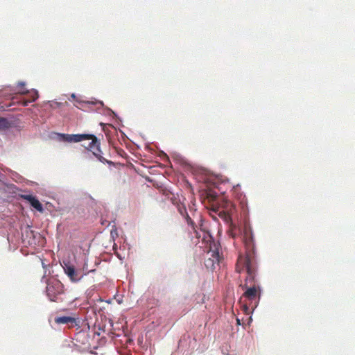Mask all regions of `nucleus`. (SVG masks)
Instances as JSON below:
<instances>
[{
	"mask_svg": "<svg viewBox=\"0 0 355 355\" xmlns=\"http://www.w3.org/2000/svg\"><path fill=\"white\" fill-rule=\"evenodd\" d=\"M178 211L188 224L189 234L192 244L202 249L205 252L204 263L205 267L211 270H215L222 260L220 254V244L213 240L211 235L208 232L195 225L184 207H180Z\"/></svg>",
	"mask_w": 355,
	"mask_h": 355,
	"instance_id": "obj_1",
	"label": "nucleus"
},
{
	"mask_svg": "<svg viewBox=\"0 0 355 355\" xmlns=\"http://www.w3.org/2000/svg\"><path fill=\"white\" fill-rule=\"evenodd\" d=\"M58 139L64 142H80L83 141H89L87 144H85V147L93 153V155H99L101 153L100 149V140L92 134H58Z\"/></svg>",
	"mask_w": 355,
	"mask_h": 355,
	"instance_id": "obj_2",
	"label": "nucleus"
},
{
	"mask_svg": "<svg viewBox=\"0 0 355 355\" xmlns=\"http://www.w3.org/2000/svg\"><path fill=\"white\" fill-rule=\"evenodd\" d=\"M63 293L62 284L56 279H51L47 282L46 295L52 302L60 300V295Z\"/></svg>",
	"mask_w": 355,
	"mask_h": 355,
	"instance_id": "obj_3",
	"label": "nucleus"
},
{
	"mask_svg": "<svg viewBox=\"0 0 355 355\" xmlns=\"http://www.w3.org/2000/svg\"><path fill=\"white\" fill-rule=\"evenodd\" d=\"M61 265L65 274L69 277L72 282H79L85 275H87V272H84L81 270L76 269L74 266L67 259L63 260Z\"/></svg>",
	"mask_w": 355,
	"mask_h": 355,
	"instance_id": "obj_4",
	"label": "nucleus"
},
{
	"mask_svg": "<svg viewBox=\"0 0 355 355\" xmlns=\"http://www.w3.org/2000/svg\"><path fill=\"white\" fill-rule=\"evenodd\" d=\"M240 261L243 263V267L245 268L248 272V279H253L254 275V268L252 266V261L248 255L244 257L243 258H240Z\"/></svg>",
	"mask_w": 355,
	"mask_h": 355,
	"instance_id": "obj_5",
	"label": "nucleus"
},
{
	"mask_svg": "<svg viewBox=\"0 0 355 355\" xmlns=\"http://www.w3.org/2000/svg\"><path fill=\"white\" fill-rule=\"evenodd\" d=\"M24 199L28 200L31 205L40 212L44 211L43 206L41 202L35 197L31 195H25L23 196Z\"/></svg>",
	"mask_w": 355,
	"mask_h": 355,
	"instance_id": "obj_6",
	"label": "nucleus"
},
{
	"mask_svg": "<svg viewBox=\"0 0 355 355\" xmlns=\"http://www.w3.org/2000/svg\"><path fill=\"white\" fill-rule=\"evenodd\" d=\"M21 237L24 243L26 241L28 244L31 245L33 243L35 237L34 232L31 230L29 226H27L24 232L22 233Z\"/></svg>",
	"mask_w": 355,
	"mask_h": 355,
	"instance_id": "obj_7",
	"label": "nucleus"
},
{
	"mask_svg": "<svg viewBox=\"0 0 355 355\" xmlns=\"http://www.w3.org/2000/svg\"><path fill=\"white\" fill-rule=\"evenodd\" d=\"M243 239L247 245L253 243V232L250 226H245L243 231Z\"/></svg>",
	"mask_w": 355,
	"mask_h": 355,
	"instance_id": "obj_8",
	"label": "nucleus"
},
{
	"mask_svg": "<svg viewBox=\"0 0 355 355\" xmlns=\"http://www.w3.org/2000/svg\"><path fill=\"white\" fill-rule=\"evenodd\" d=\"M20 93H21L23 94H28L29 96L31 98V99L29 101H24V103H23L24 105H27L29 103L34 102L35 101H36L37 99V98L39 96L38 92L36 90H33L31 92L22 90L20 92Z\"/></svg>",
	"mask_w": 355,
	"mask_h": 355,
	"instance_id": "obj_9",
	"label": "nucleus"
},
{
	"mask_svg": "<svg viewBox=\"0 0 355 355\" xmlns=\"http://www.w3.org/2000/svg\"><path fill=\"white\" fill-rule=\"evenodd\" d=\"M55 321L58 324H68L73 323L75 321V319L69 316H62L56 318Z\"/></svg>",
	"mask_w": 355,
	"mask_h": 355,
	"instance_id": "obj_10",
	"label": "nucleus"
},
{
	"mask_svg": "<svg viewBox=\"0 0 355 355\" xmlns=\"http://www.w3.org/2000/svg\"><path fill=\"white\" fill-rule=\"evenodd\" d=\"M257 294V288L254 286L248 288L245 292L244 293V295L249 298L250 300L253 299Z\"/></svg>",
	"mask_w": 355,
	"mask_h": 355,
	"instance_id": "obj_11",
	"label": "nucleus"
},
{
	"mask_svg": "<svg viewBox=\"0 0 355 355\" xmlns=\"http://www.w3.org/2000/svg\"><path fill=\"white\" fill-rule=\"evenodd\" d=\"M98 159V162H102V163H105L106 162L109 166L110 167L111 166H121V164L119 163V162H113L112 161H108L103 156H101V157H96Z\"/></svg>",
	"mask_w": 355,
	"mask_h": 355,
	"instance_id": "obj_12",
	"label": "nucleus"
},
{
	"mask_svg": "<svg viewBox=\"0 0 355 355\" xmlns=\"http://www.w3.org/2000/svg\"><path fill=\"white\" fill-rule=\"evenodd\" d=\"M10 127V123L7 119L0 117V130H6Z\"/></svg>",
	"mask_w": 355,
	"mask_h": 355,
	"instance_id": "obj_13",
	"label": "nucleus"
},
{
	"mask_svg": "<svg viewBox=\"0 0 355 355\" xmlns=\"http://www.w3.org/2000/svg\"><path fill=\"white\" fill-rule=\"evenodd\" d=\"M216 180L219 182H221V183H224V182H228V179L225 177H223V175H216Z\"/></svg>",
	"mask_w": 355,
	"mask_h": 355,
	"instance_id": "obj_14",
	"label": "nucleus"
},
{
	"mask_svg": "<svg viewBox=\"0 0 355 355\" xmlns=\"http://www.w3.org/2000/svg\"><path fill=\"white\" fill-rule=\"evenodd\" d=\"M116 256L121 260H122L123 259L119 254H116Z\"/></svg>",
	"mask_w": 355,
	"mask_h": 355,
	"instance_id": "obj_15",
	"label": "nucleus"
},
{
	"mask_svg": "<svg viewBox=\"0 0 355 355\" xmlns=\"http://www.w3.org/2000/svg\"><path fill=\"white\" fill-rule=\"evenodd\" d=\"M18 85H19V86L23 87V86H24V85H25V84H24V83H19V84H18Z\"/></svg>",
	"mask_w": 355,
	"mask_h": 355,
	"instance_id": "obj_16",
	"label": "nucleus"
},
{
	"mask_svg": "<svg viewBox=\"0 0 355 355\" xmlns=\"http://www.w3.org/2000/svg\"><path fill=\"white\" fill-rule=\"evenodd\" d=\"M3 177V174H1V173H0V181H1V180H2Z\"/></svg>",
	"mask_w": 355,
	"mask_h": 355,
	"instance_id": "obj_17",
	"label": "nucleus"
},
{
	"mask_svg": "<svg viewBox=\"0 0 355 355\" xmlns=\"http://www.w3.org/2000/svg\"><path fill=\"white\" fill-rule=\"evenodd\" d=\"M237 322H238V324H240V321L239 319L237 320Z\"/></svg>",
	"mask_w": 355,
	"mask_h": 355,
	"instance_id": "obj_18",
	"label": "nucleus"
}]
</instances>
